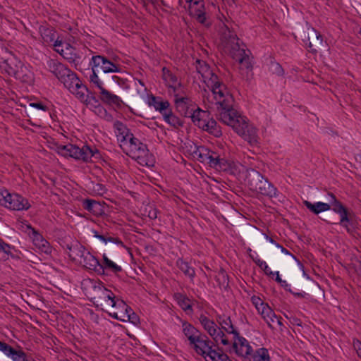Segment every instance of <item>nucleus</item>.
Listing matches in <instances>:
<instances>
[{"label": "nucleus", "mask_w": 361, "mask_h": 361, "mask_svg": "<svg viewBox=\"0 0 361 361\" xmlns=\"http://www.w3.org/2000/svg\"><path fill=\"white\" fill-rule=\"evenodd\" d=\"M48 66L49 71L63 84L64 87L81 102L86 106L91 104L92 100L96 103L98 102L94 96H90L87 87L82 84L75 73L55 61H50Z\"/></svg>", "instance_id": "1"}, {"label": "nucleus", "mask_w": 361, "mask_h": 361, "mask_svg": "<svg viewBox=\"0 0 361 361\" xmlns=\"http://www.w3.org/2000/svg\"><path fill=\"white\" fill-rule=\"evenodd\" d=\"M245 184L257 196L268 197L270 200L278 197L279 192L276 188L267 178L254 169L246 170Z\"/></svg>", "instance_id": "2"}, {"label": "nucleus", "mask_w": 361, "mask_h": 361, "mask_svg": "<svg viewBox=\"0 0 361 361\" xmlns=\"http://www.w3.org/2000/svg\"><path fill=\"white\" fill-rule=\"evenodd\" d=\"M233 99L232 97H228L221 102L216 107L219 113V119L222 123L230 126L235 131L236 128L240 125L245 124L246 117L240 115L233 107Z\"/></svg>", "instance_id": "3"}, {"label": "nucleus", "mask_w": 361, "mask_h": 361, "mask_svg": "<svg viewBox=\"0 0 361 361\" xmlns=\"http://www.w3.org/2000/svg\"><path fill=\"white\" fill-rule=\"evenodd\" d=\"M233 99L232 97H228L221 102L216 107L219 113V119L222 123L230 126L235 131L236 128L240 125L245 124L246 117L240 115L233 107Z\"/></svg>", "instance_id": "4"}, {"label": "nucleus", "mask_w": 361, "mask_h": 361, "mask_svg": "<svg viewBox=\"0 0 361 361\" xmlns=\"http://www.w3.org/2000/svg\"><path fill=\"white\" fill-rule=\"evenodd\" d=\"M193 156L200 162L208 164L210 167L219 171H227L230 169L229 162L214 151L204 146L197 147Z\"/></svg>", "instance_id": "5"}, {"label": "nucleus", "mask_w": 361, "mask_h": 361, "mask_svg": "<svg viewBox=\"0 0 361 361\" xmlns=\"http://www.w3.org/2000/svg\"><path fill=\"white\" fill-rule=\"evenodd\" d=\"M56 151L63 157H70L85 162L90 161L92 157L99 153V150L96 148L93 149L87 145H83L80 148L72 144L59 145L57 147Z\"/></svg>", "instance_id": "6"}, {"label": "nucleus", "mask_w": 361, "mask_h": 361, "mask_svg": "<svg viewBox=\"0 0 361 361\" xmlns=\"http://www.w3.org/2000/svg\"><path fill=\"white\" fill-rule=\"evenodd\" d=\"M93 297L92 298L93 302L97 306L109 309L118 307V302L121 300H115L114 294L106 288L102 283H93Z\"/></svg>", "instance_id": "7"}, {"label": "nucleus", "mask_w": 361, "mask_h": 361, "mask_svg": "<svg viewBox=\"0 0 361 361\" xmlns=\"http://www.w3.org/2000/svg\"><path fill=\"white\" fill-rule=\"evenodd\" d=\"M214 342L203 333L199 336L189 346L198 355L204 357L206 361L215 360V356L221 350L214 349Z\"/></svg>", "instance_id": "8"}, {"label": "nucleus", "mask_w": 361, "mask_h": 361, "mask_svg": "<svg viewBox=\"0 0 361 361\" xmlns=\"http://www.w3.org/2000/svg\"><path fill=\"white\" fill-rule=\"evenodd\" d=\"M192 122L199 128L202 129L216 137H219L222 135L221 127L213 118L210 117L209 111L198 110Z\"/></svg>", "instance_id": "9"}, {"label": "nucleus", "mask_w": 361, "mask_h": 361, "mask_svg": "<svg viewBox=\"0 0 361 361\" xmlns=\"http://www.w3.org/2000/svg\"><path fill=\"white\" fill-rule=\"evenodd\" d=\"M328 196L329 197L328 204H330V208L332 207V210L340 216V221L339 222H334L330 220H324L329 224H339L346 229L348 233H353V229L350 226L351 219L347 208L337 200L333 193L329 192Z\"/></svg>", "instance_id": "10"}, {"label": "nucleus", "mask_w": 361, "mask_h": 361, "mask_svg": "<svg viewBox=\"0 0 361 361\" xmlns=\"http://www.w3.org/2000/svg\"><path fill=\"white\" fill-rule=\"evenodd\" d=\"M0 205L13 210H27L30 207L28 200L17 193H10L7 190L0 192Z\"/></svg>", "instance_id": "11"}, {"label": "nucleus", "mask_w": 361, "mask_h": 361, "mask_svg": "<svg viewBox=\"0 0 361 361\" xmlns=\"http://www.w3.org/2000/svg\"><path fill=\"white\" fill-rule=\"evenodd\" d=\"M128 154L133 159L142 166H153L154 160L152 156L149 154V150L147 145L140 142L139 139H136L128 147Z\"/></svg>", "instance_id": "12"}, {"label": "nucleus", "mask_w": 361, "mask_h": 361, "mask_svg": "<svg viewBox=\"0 0 361 361\" xmlns=\"http://www.w3.org/2000/svg\"><path fill=\"white\" fill-rule=\"evenodd\" d=\"M92 69L96 73H119L121 71V66L108 59L106 56L97 55L92 57Z\"/></svg>", "instance_id": "13"}, {"label": "nucleus", "mask_w": 361, "mask_h": 361, "mask_svg": "<svg viewBox=\"0 0 361 361\" xmlns=\"http://www.w3.org/2000/svg\"><path fill=\"white\" fill-rule=\"evenodd\" d=\"M174 102L178 112L185 117L191 118L192 121H194L195 115H196L198 110H202L188 97L175 94Z\"/></svg>", "instance_id": "14"}, {"label": "nucleus", "mask_w": 361, "mask_h": 361, "mask_svg": "<svg viewBox=\"0 0 361 361\" xmlns=\"http://www.w3.org/2000/svg\"><path fill=\"white\" fill-rule=\"evenodd\" d=\"M13 64L9 63V66L6 68V71L9 75L13 76L17 80L29 85L34 82V74L27 66L23 64L20 61L13 66Z\"/></svg>", "instance_id": "15"}, {"label": "nucleus", "mask_w": 361, "mask_h": 361, "mask_svg": "<svg viewBox=\"0 0 361 361\" xmlns=\"http://www.w3.org/2000/svg\"><path fill=\"white\" fill-rule=\"evenodd\" d=\"M190 2V15L205 27H209L211 20L207 16L203 0H187Z\"/></svg>", "instance_id": "16"}, {"label": "nucleus", "mask_w": 361, "mask_h": 361, "mask_svg": "<svg viewBox=\"0 0 361 361\" xmlns=\"http://www.w3.org/2000/svg\"><path fill=\"white\" fill-rule=\"evenodd\" d=\"M235 132L251 146H256L259 143L257 129L248 123L247 118L245 119V124L236 128Z\"/></svg>", "instance_id": "17"}, {"label": "nucleus", "mask_w": 361, "mask_h": 361, "mask_svg": "<svg viewBox=\"0 0 361 361\" xmlns=\"http://www.w3.org/2000/svg\"><path fill=\"white\" fill-rule=\"evenodd\" d=\"M27 231L30 238H31L33 244L38 250L47 255H50L52 251V248L49 243L43 238V236L31 225H26Z\"/></svg>", "instance_id": "18"}, {"label": "nucleus", "mask_w": 361, "mask_h": 361, "mask_svg": "<svg viewBox=\"0 0 361 361\" xmlns=\"http://www.w3.org/2000/svg\"><path fill=\"white\" fill-rule=\"evenodd\" d=\"M231 54L232 58L238 61L243 68L247 70L252 69L250 50L241 49L240 47H232Z\"/></svg>", "instance_id": "19"}, {"label": "nucleus", "mask_w": 361, "mask_h": 361, "mask_svg": "<svg viewBox=\"0 0 361 361\" xmlns=\"http://www.w3.org/2000/svg\"><path fill=\"white\" fill-rule=\"evenodd\" d=\"M207 85L212 89V92L216 100V107L219 106V102H221L228 97H232L226 92V86L221 81H220L218 76H216V80H214V82H212V80L210 81H207Z\"/></svg>", "instance_id": "20"}, {"label": "nucleus", "mask_w": 361, "mask_h": 361, "mask_svg": "<svg viewBox=\"0 0 361 361\" xmlns=\"http://www.w3.org/2000/svg\"><path fill=\"white\" fill-rule=\"evenodd\" d=\"M78 262L87 269L94 271L97 274H104L102 267L99 260L89 251L86 250Z\"/></svg>", "instance_id": "21"}, {"label": "nucleus", "mask_w": 361, "mask_h": 361, "mask_svg": "<svg viewBox=\"0 0 361 361\" xmlns=\"http://www.w3.org/2000/svg\"><path fill=\"white\" fill-rule=\"evenodd\" d=\"M195 64L197 72L201 75L202 80L205 83L211 80L212 82H214V80L216 79L217 75L212 72L209 66L205 61L197 59Z\"/></svg>", "instance_id": "22"}, {"label": "nucleus", "mask_w": 361, "mask_h": 361, "mask_svg": "<svg viewBox=\"0 0 361 361\" xmlns=\"http://www.w3.org/2000/svg\"><path fill=\"white\" fill-rule=\"evenodd\" d=\"M39 32L44 43L49 44L54 42L52 45H61L63 43V40L60 39L59 36L52 27L41 26L39 27Z\"/></svg>", "instance_id": "23"}, {"label": "nucleus", "mask_w": 361, "mask_h": 361, "mask_svg": "<svg viewBox=\"0 0 361 361\" xmlns=\"http://www.w3.org/2000/svg\"><path fill=\"white\" fill-rule=\"evenodd\" d=\"M234 338L237 340L233 344V348L235 353L243 357L250 355L252 349L247 341L244 337L240 336L239 334L238 336H234Z\"/></svg>", "instance_id": "24"}, {"label": "nucleus", "mask_w": 361, "mask_h": 361, "mask_svg": "<svg viewBox=\"0 0 361 361\" xmlns=\"http://www.w3.org/2000/svg\"><path fill=\"white\" fill-rule=\"evenodd\" d=\"M99 98L104 104L110 106H115L116 107H120L123 103L121 99L118 96L111 93L105 88L100 90Z\"/></svg>", "instance_id": "25"}, {"label": "nucleus", "mask_w": 361, "mask_h": 361, "mask_svg": "<svg viewBox=\"0 0 361 361\" xmlns=\"http://www.w3.org/2000/svg\"><path fill=\"white\" fill-rule=\"evenodd\" d=\"M182 328L184 336L189 341V345L202 334L199 329L186 321L182 322Z\"/></svg>", "instance_id": "26"}, {"label": "nucleus", "mask_w": 361, "mask_h": 361, "mask_svg": "<svg viewBox=\"0 0 361 361\" xmlns=\"http://www.w3.org/2000/svg\"><path fill=\"white\" fill-rule=\"evenodd\" d=\"M54 50L60 54L65 59L74 62L79 58L75 51V47H54Z\"/></svg>", "instance_id": "27"}, {"label": "nucleus", "mask_w": 361, "mask_h": 361, "mask_svg": "<svg viewBox=\"0 0 361 361\" xmlns=\"http://www.w3.org/2000/svg\"><path fill=\"white\" fill-rule=\"evenodd\" d=\"M114 128L115 130V133L116 135L118 141L120 142H123L126 140V137L128 138L129 137V134L130 133V130L127 128V126L123 123L121 121H116L114 123Z\"/></svg>", "instance_id": "28"}, {"label": "nucleus", "mask_w": 361, "mask_h": 361, "mask_svg": "<svg viewBox=\"0 0 361 361\" xmlns=\"http://www.w3.org/2000/svg\"><path fill=\"white\" fill-rule=\"evenodd\" d=\"M68 250V255L73 261H79L82 256L86 252V249L83 245L76 242L75 243L67 245Z\"/></svg>", "instance_id": "29"}, {"label": "nucleus", "mask_w": 361, "mask_h": 361, "mask_svg": "<svg viewBox=\"0 0 361 361\" xmlns=\"http://www.w3.org/2000/svg\"><path fill=\"white\" fill-rule=\"evenodd\" d=\"M303 204L311 212L314 214H319L322 212H326L330 209V204L324 203L322 202H317L313 204L307 200H305Z\"/></svg>", "instance_id": "30"}, {"label": "nucleus", "mask_w": 361, "mask_h": 361, "mask_svg": "<svg viewBox=\"0 0 361 361\" xmlns=\"http://www.w3.org/2000/svg\"><path fill=\"white\" fill-rule=\"evenodd\" d=\"M198 319L204 329L209 334V335L214 336L215 330L219 329L217 324L203 314H200Z\"/></svg>", "instance_id": "31"}, {"label": "nucleus", "mask_w": 361, "mask_h": 361, "mask_svg": "<svg viewBox=\"0 0 361 361\" xmlns=\"http://www.w3.org/2000/svg\"><path fill=\"white\" fill-rule=\"evenodd\" d=\"M267 65L269 66V71L272 74H275L278 76H282L284 74V71L282 66L276 62L274 59L269 56L265 59Z\"/></svg>", "instance_id": "32"}, {"label": "nucleus", "mask_w": 361, "mask_h": 361, "mask_svg": "<svg viewBox=\"0 0 361 361\" xmlns=\"http://www.w3.org/2000/svg\"><path fill=\"white\" fill-rule=\"evenodd\" d=\"M149 104L153 106L156 110L159 111L161 114L169 110V102L168 101H162L160 98L152 96L149 99Z\"/></svg>", "instance_id": "33"}, {"label": "nucleus", "mask_w": 361, "mask_h": 361, "mask_svg": "<svg viewBox=\"0 0 361 361\" xmlns=\"http://www.w3.org/2000/svg\"><path fill=\"white\" fill-rule=\"evenodd\" d=\"M102 258V264L100 263V266L102 267L104 271L103 275L105 274V270H109L114 274H117L122 271L121 267L117 265L114 262L110 260L105 254L103 255Z\"/></svg>", "instance_id": "34"}, {"label": "nucleus", "mask_w": 361, "mask_h": 361, "mask_svg": "<svg viewBox=\"0 0 361 361\" xmlns=\"http://www.w3.org/2000/svg\"><path fill=\"white\" fill-rule=\"evenodd\" d=\"M82 207L87 211L94 215H99L102 213V208L99 203L95 200L86 199L82 202Z\"/></svg>", "instance_id": "35"}, {"label": "nucleus", "mask_w": 361, "mask_h": 361, "mask_svg": "<svg viewBox=\"0 0 361 361\" xmlns=\"http://www.w3.org/2000/svg\"><path fill=\"white\" fill-rule=\"evenodd\" d=\"M217 322L220 324L221 329L226 331L228 334L238 336V332L234 329L231 318L229 317L226 318L219 317L217 318Z\"/></svg>", "instance_id": "36"}, {"label": "nucleus", "mask_w": 361, "mask_h": 361, "mask_svg": "<svg viewBox=\"0 0 361 361\" xmlns=\"http://www.w3.org/2000/svg\"><path fill=\"white\" fill-rule=\"evenodd\" d=\"M176 265L186 276H188L191 280L193 279L195 276V269L189 265L188 262L179 258L176 261Z\"/></svg>", "instance_id": "37"}, {"label": "nucleus", "mask_w": 361, "mask_h": 361, "mask_svg": "<svg viewBox=\"0 0 361 361\" xmlns=\"http://www.w3.org/2000/svg\"><path fill=\"white\" fill-rule=\"evenodd\" d=\"M259 314L262 318L265 320L269 327H272L271 323L275 322V319H277V316L271 307L267 305L264 306L263 310L259 311Z\"/></svg>", "instance_id": "38"}, {"label": "nucleus", "mask_w": 361, "mask_h": 361, "mask_svg": "<svg viewBox=\"0 0 361 361\" xmlns=\"http://www.w3.org/2000/svg\"><path fill=\"white\" fill-rule=\"evenodd\" d=\"M118 307L121 308H127L128 310L127 317L126 319V322H130L132 324L137 325L140 323V318L136 313H135L131 307L127 305L124 301L121 300L118 302Z\"/></svg>", "instance_id": "39"}, {"label": "nucleus", "mask_w": 361, "mask_h": 361, "mask_svg": "<svg viewBox=\"0 0 361 361\" xmlns=\"http://www.w3.org/2000/svg\"><path fill=\"white\" fill-rule=\"evenodd\" d=\"M162 75L163 79L170 87L175 88V86L178 84L177 77L166 68H162Z\"/></svg>", "instance_id": "40"}, {"label": "nucleus", "mask_w": 361, "mask_h": 361, "mask_svg": "<svg viewBox=\"0 0 361 361\" xmlns=\"http://www.w3.org/2000/svg\"><path fill=\"white\" fill-rule=\"evenodd\" d=\"M164 121L173 127H179L182 126L180 120L175 116L171 110L169 109L166 112L162 113Z\"/></svg>", "instance_id": "41"}, {"label": "nucleus", "mask_w": 361, "mask_h": 361, "mask_svg": "<svg viewBox=\"0 0 361 361\" xmlns=\"http://www.w3.org/2000/svg\"><path fill=\"white\" fill-rule=\"evenodd\" d=\"M13 361H35L30 354H26L21 349L13 350V353L10 357Z\"/></svg>", "instance_id": "42"}, {"label": "nucleus", "mask_w": 361, "mask_h": 361, "mask_svg": "<svg viewBox=\"0 0 361 361\" xmlns=\"http://www.w3.org/2000/svg\"><path fill=\"white\" fill-rule=\"evenodd\" d=\"M251 361H270L268 350L266 348H259L252 356Z\"/></svg>", "instance_id": "43"}, {"label": "nucleus", "mask_w": 361, "mask_h": 361, "mask_svg": "<svg viewBox=\"0 0 361 361\" xmlns=\"http://www.w3.org/2000/svg\"><path fill=\"white\" fill-rule=\"evenodd\" d=\"M94 237L97 238L101 240L102 241L104 242L105 243H107L108 242L114 243L118 245H123L122 241L118 238H114L111 236H105L104 235L99 234L98 232H94Z\"/></svg>", "instance_id": "44"}, {"label": "nucleus", "mask_w": 361, "mask_h": 361, "mask_svg": "<svg viewBox=\"0 0 361 361\" xmlns=\"http://www.w3.org/2000/svg\"><path fill=\"white\" fill-rule=\"evenodd\" d=\"M178 304L184 311L186 312L190 310L192 312V308L191 304L190 303V300L187 297L180 295L178 300Z\"/></svg>", "instance_id": "45"}, {"label": "nucleus", "mask_w": 361, "mask_h": 361, "mask_svg": "<svg viewBox=\"0 0 361 361\" xmlns=\"http://www.w3.org/2000/svg\"><path fill=\"white\" fill-rule=\"evenodd\" d=\"M99 73H96V71L94 70H92V73L90 76V82H92L94 85H96V87L99 90H102L103 88V83L100 80L98 76Z\"/></svg>", "instance_id": "46"}, {"label": "nucleus", "mask_w": 361, "mask_h": 361, "mask_svg": "<svg viewBox=\"0 0 361 361\" xmlns=\"http://www.w3.org/2000/svg\"><path fill=\"white\" fill-rule=\"evenodd\" d=\"M14 349L15 348L10 345L0 341V351H1L5 355L10 357L12 353H13Z\"/></svg>", "instance_id": "47"}, {"label": "nucleus", "mask_w": 361, "mask_h": 361, "mask_svg": "<svg viewBox=\"0 0 361 361\" xmlns=\"http://www.w3.org/2000/svg\"><path fill=\"white\" fill-rule=\"evenodd\" d=\"M251 302L255 305V308L257 309V312L259 313V311L263 310L264 306L267 305L268 304L264 303L262 299L256 295H253L251 298Z\"/></svg>", "instance_id": "48"}, {"label": "nucleus", "mask_w": 361, "mask_h": 361, "mask_svg": "<svg viewBox=\"0 0 361 361\" xmlns=\"http://www.w3.org/2000/svg\"><path fill=\"white\" fill-rule=\"evenodd\" d=\"M254 262L260 269H262L264 271L265 274L268 276L274 275V273L270 270L268 265L264 261H262L261 259H254Z\"/></svg>", "instance_id": "49"}, {"label": "nucleus", "mask_w": 361, "mask_h": 361, "mask_svg": "<svg viewBox=\"0 0 361 361\" xmlns=\"http://www.w3.org/2000/svg\"><path fill=\"white\" fill-rule=\"evenodd\" d=\"M228 37V41L226 43V45H239L240 39L237 37V36L230 31L228 33H225V37Z\"/></svg>", "instance_id": "50"}, {"label": "nucleus", "mask_w": 361, "mask_h": 361, "mask_svg": "<svg viewBox=\"0 0 361 361\" xmlns=\"http://www.w3.org/2000/svg\"><path fill=\"white\" fill-rule=\"evenodd\" d=\"M4 47H0V63H4L5 64L4 68L8 67L9 66V63H14L13 61V59H11L10 57H6L4 56Z\"/></svg>", "instance_id": "51"}, {"label": "nucleus", "mask_w": 361, "mask_h": 361, "mask_svg": "<svg viewBox=\"0 0 361 361\" xmlns=\"http://www.w3.org/2000/svg\"><path fill=\"white\" fill-rule=\"evenodd\" d=\"M118 312V319L121 322H126V319L127 317V314H128V310L127 308H121L119 307H115Z\"/></svg>", "instance_id": "52"}, {"label": "nucleus", "mask_w": 361, "mask_h": 361, "mask_svg": "<svg viewBox=\"0 0 361 361\" xmlns=\"http://www.w3.org/2000/svg\"><path fill=\"white\" fill-rule=\"evenodd\" d=\"M126 138V140L120 144L121 147H128L137 139L131 133L129 134V137L128 136V138Z\"/></svg>", "instance_id": "53"}, {"label": "nucleus", "mask_w": 361, "mask_h": 361, "mask_svg": "<svg viewBox=\"0 0 361 361\" xmlns=\"http://www.w3.org/2000/svg\"><path fill=\"white\" fill-rule=\"evenodd\" d=\"M225 334L223 332L221 328L215 330L214 336H210L215 343H218L222 338L225 337Z\"/></svg>", "instance_id": "54"}, {"label": "nucleus", "mask_w": 361, "mask_h": 361, "mask_svg": "<svg viewBox=\"0 0 361 361\" xmlns=\"http://www.w3.org/2000/svg\"><path fill=\"white\" fill-rule=\"evenodd\" d=\"M11 246L6 243L0 238V251L3 252L7 255L11 254Z\"/></svg>", "instance_id": "55"}, {"label": "nucleus", "mask_w": 361, "mask_h": 361, "mask_svg": "<svg viewBox=\"0 0 361 361\" xmlns=\"http://www.w3.org/2000/svg\"><path fill=\"white\" fill-rule=\"evenodd\" d=\"M29 105L31 107L36 108L44 111H46L48 109V107L46 105L43 104L42 102H32L30 103Z\"/></svg>", "instance_id": "56"}, {"label": "nucleus", "mask_w": 361, "mask_h": 361, "mask_svg": "<svg viewBox=\"0 0 361 361\" xmlns=\"http://www.w3.org/2000/svg\"><path fill=\"white\" fill-rule=\"evenodd\" d=\"M4 51L3 56H6V57H10L11 59H13V61L14 63V64H13V66L18 61L14 57L12 52L8 51L7 47H4Z\"/></svg>", "instance_id": "57"}, {"label": "nucleus", "mask_w": 361, "mask_h": 361, "mask_svg": "<svg viewBox=\"0 0 361 361\" xmlns=\"http://www.w3.org/2000/svg\"><path fill=\"white\" fill-rule=\"evenodd\" d=\"M353 346L358 354L361 351V342L358 340L355 341L353 342Z\"/></svg>", "instance_id": "58"}, {"label": "nucleus", "mask_w": 361, "mask_h": 361, "mask_svg": "<svg viewBox=\"0 0 361 361\" xmlns=\"http://www.w3.org/2000/svg\"><path fill=\"white\" fill-rule=\"evenodd\" d=\"M148 216L151 219H155L157 218V210L154 209L152 210H150L148 214Z\"/></svg>", "instance_id": "59"}, {"label": "nucleus", "mask_w": 361, "mask_h": 361, "mask_svg": "<svg viewBox=\"0 0 361 361\" xmlns=\"http://www.w3.org/2000/svg\"><path fill=\"white\" fill-rule=\"evenodd\" d=\"M109 314L110 317L117 319V320H119L118 319V312L117 311V310L116 309V311H111L109 312Z\"/></svg>", "instance_id": "60"}, {"label": "nucleus", "mask_w": 361, "mask_h": 361, "mask_svg": "<svg viewBox=\"0 0 361 361\" xmlns=\"http://www.w3.org/2000/svg\"><path fill=\"white\" fill-rule=\"evenodd\" d=\"M290 292L294 295L296 297H299V298H305L307 294L305 293V292H302V293H296V292H293L291 290H290Z\"/></svg>", "instance_id": "61"}, {"label": "nucleus", "mask_w": 361, "mask_h": 361, "mask_svg": "<svg viewBox=\"0 0 361 361\" xmlns=\"http://www.w3.org/2000/svg\"><path fill=\"white\" fill-rule=\"evenodd\" d=\"M95 188H97L95 190H97L100 194H102L105 191L104 188L101 184H97Z\"/></svg>", "instance_id": "62"}, {"label": "nucleus", "mask_w": 361, "mask_h": 361, "mask_svg": "<svg viewBox=\"0 0 361 361\" xmlns=\"http://www.w3.org/2000/svg\"><path fill=\"white\" fill-rule=\"evenodd\" d=\"M276 247L281 248L282 252H283V253H285L286 255H290L292 257H293L287 249H286L283 246L280 245L279 244H276Z\"/></svg>", "instance_id": "63"}, {"label": "nucleus", "mask_w": 361, "mask_h": 361, "mask_svg": "<svg viewBox=\"0 0 361 361\" xmlns=\"http://www.w3.org/2000/svg\"><path fill=\"white\" fill-rule=\"evenodd\" d=\"M221 343L224 345H228L229 344V342H228V340L225 337L222 338L221 340H220Z\"/></svg>", "instance_id": "64"}]
</instances>
